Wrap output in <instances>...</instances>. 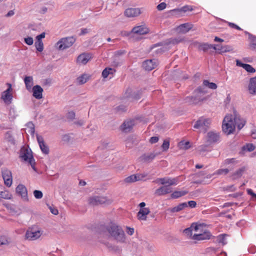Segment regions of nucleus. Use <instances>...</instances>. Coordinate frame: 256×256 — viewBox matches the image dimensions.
Listing matches in <instances>:
<instances>
[{"mask_svg": "<svg viewBox=\"0 0 256 256\" xmlns=\"http://www.w3.org/2000/svg\"><path fill=\"white\" fill-rule=\"evenodd\" d=\"M106 230L110 236L118 242H126V236L124 232L120 226L114 223H110L106 226Z\"/></svg>", "mask_w": 256, "mask_h": 256, "instance_id": "f257e3e1", "label": "nucleus"}, {"mask_svg": "<svg viewBox=\"0 0 256 256\" xmlns=\"http://www.w3.org/2000/svg\"><path fill=\"white\" fill-rule=\"evenodd\" d=\"M20 158L22 161L28 162L34 171L37 172L35 166L36 162L30 149L26 146L22 147L20 152Z\"/></svg>", "mask_w": 256, "mask_h": 256, "instance_id": "f03ea898", "label": "nucleus"}, {"mask_svg": "<svg viewBox=\"0 0 256 256\" xmlns=\"http://www.w3.org/2000/svg\"><path fill=\"white\" fill-rule=\"evenodd\" d=\"M236 124L234 122V116L232 115H226L222 125L223 132L226 134H230L234 132Z\"/></svg>", "mask_w": 256, "mask_h": 256, "instance_id": "7ed1b4c3", "label": "nucleus"}, {"mask_svg": "<svg viewBox=\"0 0 256 256\" xmlns=\"http://www.w3.org/2000/svg\"><path fill=\"white\" fill-rule=\"evenodd\" d=\"M74 42L73 37L62 38L56 43V46L58 50H63L71 46Z\"/></svg>", "mask_w": 256, "mask_h": 256, "instance_id": "20e7f679", "label": "nucleus"}, {"mask_svg": "<svg viewBox=\"0 0 256 256\" xmlns=\"http://www.w3.org/2000/svg\"><path fill=\"white\" fill-rule=\"evenodd\" d=\"M112 202L110 200L104 196H94L90 198L88 203L92 206H98L102 204H110Z\"/></svg>", "mask_w": 256, "mask_h": 256, "instance_id": "39448f33", "label": "nucleus"}, {"mask_svg": "<svg viewBox=\"0 0 256 256\" xmlns=\"http://www.w3.org/2000/svg\"><path fill=\"white\" fill-rule=\"evenodd\" d=\"M42 234V232L40 230L29 228L26 234V238L30 240H34L38 238Z\"/></svg>", "mask_w": 256, "mask_h": 256, "instance_id": "423d86ee", "label": "nucleus"}, {"mask_svg": "<svg viewBox=\"0 0 256 256\" xmlns=\"http://www.w3.org/2000/svg\"><path fill=\"white\" fill-rule=\"evenodd\" d=\"M211 122L210 118H206L204 117L200 118L196 122L194 126V128H202L206 130Z\"/></svg>", "mask_w": 256, "mask_h": 256, "instance_id": "0eeeda50", "label": "nucleus"}, {"mask_svg": "<svg viewBox=\"0 0 256 256\" xmlns=\"http://www.w3.org/2000/svg\"><path fill=\"white\" fill-rule=\"evenodd\" d=\"M2 174L4 184L8 187L10 186L12 182L11 172L7 168H2Z\"/></svg>", "mask_w": 256, "mask_h": 256, "instance_id": "6e6552de", "label": "nucleus"}, {"mask_svg": "<svg viewBox=\"0 0 256 256\" xmlns=\"http://www.w3.org/2000/svg\"><path fill=\"white\" fill-rule=\"evenodd\" d=\"M194 96H189L185 98V102L190 104H198L202 102L206 98H202L200 96L194 94Z\"/></svg>", "mask_w": 256, "mask_h": 256, "instance_id": "1a4fd4ad", "label": "nucleus"}, {"mask_svg": "<svg viewBox=\"0 0 256 256\" xmlns=\"http://www.w3.org/2000/svg\"><path fill=\"white\" fill-rule=\"evenodd\" d=\"M212 234L210 231L203 232L202 234H194L192 236V240H204L211 238Z\"/></svg>", "mask_w": 256, "mask_h": 256, "instance_id": "9d476101", "label": "nucleus"}, {"mask_svg": "<svg viewBox=\"0 0 256 256\" xmlns=\"http://www.w3.org/2000/svg\"><path fill=\"white\" fill-rule=\"evenodd\" d=\"M8 88L7 90L4 91L2 94V98L4 100V102L6 104H10L12 102V96L10 93L12 91V87L11 84H8Z\"/></svg>", "mask_w": 256, "mask_h": 256, "instance_id": "9b49d317", "label": "nucleus"}, {"mask_svg": "<svg viewBox=\"0 0 256 256\" xmlns=\"http://www.w3.org/2000/svg\"><path fill=\"white\" fill-rule=\"evenodd\" d=\"M146 176V174H132L128 176L124 180V182L126 183H132L136 181L143 180Z\"/></svg>", "mask_w": 256, "mask_h": 256, "instance_id": "f8f14e48", "label": "nucleus"}, {"mask_svg": "<svg viewBox=\"0 0 256 256\" xmlns=\"http://www.w3.org/2000/svg\"><path fill=\"white\" fill-rule=\"evenodd\" d=\"M17 193L21 196L24 201L28 200L27 188L24 185L18 184L17 186Z\"/></svg>", "mask_w": 256, "mask_h": 256, "instance_id": "ddd939ff", "label": "nucleus"}, {"mask_svg": "<svg viewBox=\"0 0 256 256\" xmlns=\"http://www.w3.org/2000/svg\"><path fill=\"white\" fill-rule=\"evenodd\" d=\"M143 68L148 71L154 69L157 66V60L155 59L146 60L142 63Z\"/></svg>", "mask_w": 256, "mask_h": 256, "instance_id": "4468645a", "label": "nucleus"}, {"mask_svg": "<svg viewBox=\"0 0 256 256\" xmlns=\"http://www.w3.org/2000/svg\"><path fill=\"white\" fill-rule=\"evenodd\" d=\"M214 49L218 54H222L224 52H229L232 50V46L228 45L222 46L220 44H214Z\"/></svg>", "mask_w": 256, "mask_h": 256, "instance_id": "2eb2a0df", "label": "nucleus"}, {"mask_svg": "<svg viewBox=\"0 0 256 256\" xmlns=\"http://www.w3.org/2000/svg\"><path fill=\"white\" fill-rule=\"evenodd\" d=\"M141 14L140 9L139 8H129L125 10L124 14L128 18L138 16Z\"/></svg>", "mask_w": 256, "mask_h": 256, "instance_id": "dca6fc26", "label": "nucleus"}, {"mask_svg": "<svg viewBox=\"0 0 256 256\" xmlns=\"http://www.w3.org/2000/svg\"><path fill=\"white\" fill-rule=\"evenodd\" d=\"M32 92V96L36 99L40 100L42 98L43 89L39 85L34 86L31 90Z\"/></svg>", "mask_w": 256, "mask_h": 256, "instance_id": "f3484780", "label": "nucleus"}, {"mask_svg": "<svg viewBox=\"0 0 256 256\" xmlns=\"http://www.w3.org/2000/svg\"><path fill=\"white\" fill-rule=\"evenodd\" d=\"M36 139L42 152L44 154H48L49 153V148L44 143L43 138L40 136L37 135Z\"/></svg>", "mask_w": 256, "mask_h": 256, "instance_id": "a211bd4d", "label": "nucleus"}, {"mask_svg": "<svg viewBox=\"0 0 256 256\" xmlns=\"http://www.w3.org/2000/svg\"><path fill=\"white\" fill-rule=\"evenodd\" d=\"M134 126V121L133 120H128L124 121L120 126L121 130L124 132H130Z\"/></svg>", "mask_w": 256, "mask_h": 256, "instance_id": "6ab92c4d", "label": "nucleus"}, {"mask_svg": "<svg viewBox=\"0 0 256 256\" xmlns=\"http://www.w3.org/2000/svg\"><path fill=\"white\" fill-rule=\"evenodd\" d=\"M150 212V210L148 208H140L137 214V218L140 220H146L147 216Z\"/></svg>", "mask_w": 256, "mask_h": 256, "instance_id": "aec40b11", "label": "nucleus"}, {"mask_svg": "<svg viewBox=\"0 0 256 256\" xmlns=\"http://www.w3.org/2000/svg\"><path fill=\"white\" fill-rule=\"evenodd\" d=\"M194 228V234H202L203 232H208L209 231L206 229V225L204 224H197L193 223L192 224V228Z\"/></svg>", "mask_w": 256, "mask_h": 256, "instance_id": "412c9836", "label": "nucleus"}, {"mask_svg": "<svg viewBox=\"0 0 256 256\" xmlns=\"http://www.w3.org/2000/svg\"><path fill=\"white\" fill-rule=\"evenodd\" d=\"M248 90L250 94H256V76L250 78L248 86Z\"/></svg>", "mask_w": 256, "mask_h": 256, "instance_id": "4be33fe9", "label": "nucleus"}, {"mask_svg": "<svg viewBox=\"0 0 256 256\" xmlns=\"http://www.w3.org/2000/svg\"><path fill=\"white\" fill-rule=\"evenodd\" d=\"M172 191V189L170 185L164 186L157 189L156 191V194L158 196H162L169 194Z\"/></svg>", "mask_w": 256, "mask_h": 256, "instance_id": "5701e85b", "label": "nucleus"}, {"mask_svg": "<svg viewBox=\"0 0 256 256\" xmlns=\"http://www.w3.org/2000/svg\"><path fill=\"white\" fill-rule=\"evenodd\" d=\"M192 28V25L189 23H185L180 24L176 28V30L178 32L186 33Z\"/></svg>", "mask_w": 256, "mask_h": 256, "instance_id": "b1692460", "label": "nucleus"}, {"mask_svg": "<svg viewBox=\"0 0 256 256\" xmlns=\"http://www.w3.org/2000/svg\"><path fill=\"white\" fill-rule=\"evenodd\" d=\"M193 10L192 6H184L180 8H176L171 10L170 12H176V14L178 16L180 15L182 13H185L188 12H190Z\"/></svg>", "mask_w": 256, "mask_h": 256, "instance_id": "393cba45", "label": "nucleus"}, {"mask_svg": "<svg viewBox=\"0 0 256 256\" xmlns=\"http://www.w3.org/2000/svg\"><path fill=\"white\" fill-rule=\"evenodd\" d=\"M219 139L220 136L217 133L210 132L207 134V142L210 144L216 142Z\"/></svg>", "mask_w": 256, "mask_h": 256, "instance_id": "a878e982", "label": "nucleus"}, {"mask_svg": "<svg viewBox=\"0 0 256 256\" xmlns=\"http://www.w3.org/2000/svg\"><path fill=\"white\" fill-rule=\"evenodd\" d=\"M156 156L154 153L144 154L139 158V160L142 162H148L152 161Z\"/></svg>", "mask_w": 256, "mask_h": 256, "instance_id": "bb28decb", "label": "nucleus"}, {"mask_svg": "<svg viewBox=\"0 0 256 256\" xmlns=\"http://www.w3.org/2000/svg\"><path fill=\"white\" fill-rule=\"evenodd\" d=\"M132 32L138 34H144L148 33V30L144 26H140L134 27L132 29Z\"/></svg>", "mask_w": 256, "mask_h": 256, "instance_id": "cd10ccee", "label": "nucleus"}, {"mask_svg": "<svg viewBox=\"0 0 256 256\" xmlns=\"http://www.w3.org/2000/svg\"><path fill=\"white\" fill-rule=\"evenodd\" d=\"M236 64L237 66L243 68L248 72L254 73L256 72L255 69L251 65L243 64L238 60H236Z\"/></svg>", "mask_w": 256, "mask_h": 256, "instance_id": "c85d7f7f", "label": "nucleus"}, {"mask_svg": "<svg viewBox=\"0 0 256 256\" xmlns=\"http://www.w3.org/2000/svg\"><path fill=\"white\" fill-rule=\"evenodd\" d=\"M90 58L91 56L89 54H82L78 57L77 62L85 64Z\"/></svg>", "mask_w": 256, "mask_h": 256, "instance_id": "c756f323", "label": "nucleus"}, {"mask_svg": "<svg viewBox=\"0 0 256 256\" xmlns=\"http://www.w3.org/2000/svg\"><path fill=\"white\" fill-rule=\"evenodd\" d=\"M234 114L235 124L237 126L239 130H240L245 125L246 122L245 120L241 119L238 114L235 112H234Z\"/></svg>", "mask_w": 256, "mask_h": 256, "instance_id": "7c9ffc66", "label": "nucleus"}, {"mask_svg": "<svg viewBox=\"0 0 256 256\" xmlns=\"http://www.w3.org/2000/svg\"><path fill=\"white\" fill-rule=\"evenodd\" d=\"M158 182H160L161 184H168L170 186L172 185H176L178 184V180L175 179H170L168 178H158Z\"/></svg>", "mask_w": 256, "mask_h": 256, "instance_id": "2f4dec72", "label": "nucleus"}, {"mask_svg": "<svg viewBox=\"0 0 256 256\" xmlns=\"http://www.w3.org/2000/svg\"><path fill=\"white\" fill-rule=\"evenodd\" d=\"M24 82L26 84V89L30 91L34 85L33 78L31 76H26L24 79Z\"/></svg>", "mask_w": 256, "mask_h": 256, "instance_id": "473e14b6", "label": "nucleus"}, {"mask_svg": "<svg viewBox=\"0 0 256 256\" xmlns=\"http://www.w3.org/2000/svg\"><path fill=\"white\" fill-rule=\"evenodd\" d=\"M246 170V168L244 167H242V168H240L238 170H237L236 172H234L230 176L232 180H236L240 178L244 171Z\"/></svg>", "mask_w": 256, "mask_h": 256, "instance_id": "72a5a7b5", "label": "nucleus"}, {"mask_svg": "<svg viewBox=\"0 0 256 256\" xmlns=\"http://www.w3.org/2000/svg\"><path fill=\"white\" fill-rule=\"evenodd\" d=\"M186 207H188V204L186 202H182V203L180 204L177 206L172 208L170 210V212H180V211L184 210V208H185Z\"/></svg>", "mask_w": 256, "mask_h": 256, "instance_id": "f704fd0d", "label": "nucleus"}, {"mask_svg": "<svg viewBox=\"0 0 256 256\" xmlns=\"http://www.w3.org/2000/svg\"><path fill=\"white\" fill-rule=\"evenodd\" d=\"M90 76L86 74H83L77 78V81L80 84H85L90 78Z\"/></svg>", "mask_w": 256, "mask_h": 256, "instance_id": "c9c22d12", "label": "nucleus"}, {"mask_svg": "<svg viewBox=\"0 0 256 256\" xmlns=\"http://www.w3.org/2000/svg\"><path fill=\"white\" fill-rule=\"evenodd\" d=\"M187 191H175L171 194V198H177L182 196H184L188 194Z\"/></svg>", "mask_w": 256, "mask_h": 256, "instance_id": "e433bc0d", "label": "nucleus"}, {"mask_svg": "<svg viewBox=\"0 0 256 256\" xmlns=\"http://www.w3.org/2000/svg\"><path fill=\"white\" fill-rule=\"evenodd\" d=\"M115 70L110 68H104L102 72V76L104 78H106L110 74H113L115 72Z\"/></svg>", "mask_w": 256, "mask_h": 256, "instance_id": "4c0bfd02", "label": "nucleus"}, {"mask_svg": "<svg viewBox=\"0 0 256 256\" xmlns=\"http://www.w3.org/2000/svg\"><path fill=\"white\" fill-rule=\"evenodd\" d=\"M184 40V38L182 36H178V38H171L169 40L168 44H176L180 42H181Z\"/></svg>", "mask_w": 256, "mask_h": 256, "instance_id": "58836bf2", "label": "nucleus"}, {"mask_svg": "<svg viewBox=\"0 0 256 256\" xmlns=\"http://www.w3.org/2000/svg\"><path fill=\"white\" fill-rule=\"evenodd\" d=\"M203 85L205 86H208L210 88L216 90L217 88V86L214 82H210L208 80H204L203 82Z\"/></svg>", "mask_w": 256, "mask_h": 256, "instance_id": "ea45409f", "label": "nucleus"}, {"mask_svg": "<svg viewBox=\"0 0 256 256\" xmlns=\"http://www.w3.org/2000/svg\"><path fill=\"white\" fill-rule=\"evenodd\" d=\"M12 194L8 190L1 191L0 190V198L10 199Z\"/></svg>", "mask_w": 256, "mask_h": 256, "instance_id": "a19ab883", "label": "nucleus"}, {"mask_svg": "<svg viewBox=\"0 0 256 256\" xmlns=\"http://www.w3.org/2000/svg\"><path fill=\"white\" fill-rule=\"evenodd\" d=\"M213 48L214 49V45L213 44H200L199 47V49L200 50H202L204 52L208 50L209 49Z\"/></svg>", "mask_w": 256, "mask_h": 256, "instance_id": "79ce46f5", "label": "nucleus"}, {"mask_svg": "<svg viewBox=\"0 0 256 256\" xmlns=\"http://www.w3.org/2000/svg\"><path fill=\"white\" fill-rule=\"evenodd\" d=\"M35 46L38 51L41 52L44 49V44L42 41L36 40L35 42Z\"/></svg>", "mask_w": 256, "mask_h": 256, "instance_id": "37998d69", "label": "nucleus"}, {"mask_svg": "<svg viewBox=\"0 0 256 256\" xmlns=\"http://www.w3.org/2000/svg\"><path fill=\"white\" fill-rule=\"evenodd\" d=\"M178 146L181 149L187 150L190 148V142H180L178 144Z\"/></svg>", "mask_w": 256, "mask_h": 256, "instance_id": "c03bdc74", "label": "nucleus"}, {"mask_svg": "<svg viewBox=\"0 0 256 256\" xmlns=\"http://www.w3.org/2000/svg\"><path fill=\"white\" fill-rule=\"evenodd\" d=\"M206 92V90L202 86H199L194 91V94H196L200 95L201 94H205Z\"/></svg>", "mask_w": 256, "mask_h": 256, "instance_id": "a18cd8bd", "label": "nucleus"}, {"mask_svg": "<svg viewBox=\"0 0 256 256\" xmlns=\"http://www.w3.org/2000/svg\"><path fill=\"white\" fill-rule=\"evenodd\" d=\"M194 232V228H192V224L191 226L187 228H186L184 230V232L188 236H190L191 237V238L192 239V236L194 234L193 232Z\"/></svg>", "mask_w": 256, "mask_h": 256, "instance_id": "49530a36", "label": "nucleus"}, {"mask_svg": "<svg viewBox=\"0 0 256 256\" xmlns=\"http://www.w3.org/2000/svg\"><path fill=\"white\" fill-rule=\"evenodd\" d=\"M229 171L230 170L228 168H221L217 170L215 174L218 175H226L228 173Z\"/></svg>", "mask_w": 256, "mask_h": 256, "instance_id": "de8ad7c7", "label": "nucleus"}, {"mask_svg": "<svg viewBox=\"0 0 256 256\" xmlns=\"http://www.w3.org/2000/svg\"><path fill=\"white\" fill-rule=\"evenodd\" d=\"M170 147V141L168 140H164L163 144L162 145V148L164 151H166Z\"/></svg>", "mask_w": 256, "mask_h": 256, "instance_id": "09e8293b", "label": "nucleus"}, {"mask_svg": "<svg viewBox=\"0 0 256 256\" xmlns=\"http://www.w3.org/2000/svg\"><path fill=\"white\" fill-rule=\"evenodd\" d=\"M254 148V146L252 144H246V146H243V149L244 150H247L248 152L252 151Z\"/></svg>", "mask_w": 256, "mask_h": 256, "instance_id": "8fccbe9b", "label": "nucleus"}, {"mask_svg": "<svg viewBox=\"0 0 256 256\" xmlns=\"http://www.w3.org/2000/svg\"><path fill=\"white\" fill-rule=\"evenodd\" d=\"M34 195L36 198L40 199L43 196L42 192L38 190H35L34 191Z\"/></svg>", "mask_w": 256, "mask_h": 256, "instance_id": "3c124183", "label": "nucleus"}, {"mask_svg": "<svg viewBox=\"0 0 256 256\" xmlns=\"http://www.w3.org/2000/svg\"><path fill=\"white\" fill-rule=\"evenodd\" d=\"M226 234H220L218 236L219 242L222 243L223 244H226L225 240V236Z\"/></svg>", "mask_w": 256, "mask_h": 256, "instance_id": "603ef678", "label": "nucleus"}, {"mask_svg": "<svg viewBox=\"0 0 256 256\" xmlns=\"http://www.w3.org/2000/svg\"><path fill=\"white\" fill-rule=\"evenodd\" d=\"M24 42L28 45L31 46L33 44L34 40L31 37H28L24 38Z\"/></svg>", "mask_w": 256, "mask_h": 256, "instance_id": "864d4df0", "label": "nucleus"}, {"mask_svg": "<svg viewBox=\"0 0 256 256\" xmlns=\"http://www.w3.org/2000/svg\"><path fill=\"white\" fill-rule=\"evenodd\" d=\"M5 138L7 139L9 142L14 141V140L12 139V133L10 131L7 132L5 134Z\"/></svg>", "mask_w": 256, "mask_h": 256, "instance_id": "5fc2aeb1", "label": "nucleus"}, {"mask_svg": "<svg viewBox=\"0 0 256 256\" xmlns=\"http://www.w3.org/2000/svg\"><path fill=\"white\" fill-rule=\"evenodd\" d=\"M166 4L165 2H162L158 5L157 9L158 10H162L166 8Z\"/></svg>", "mask_w": 256, "mask_h": 256, "instance_id": "6e6d98bb", "label": "nucleus"}, {"mask_svg": "<svg viewBox=\"0 0 256 256\" xmlns=\"http://www.w3.org/2000/svg\"><path fill=\"white\" fill-rule=\"evenodd\" d=\"M8 243V240L4 236H0V245L6 244Z\"/></svg>", "mask_w": 256, "mask_h": 256, "instance_id": "4d7b16f0", "label": "nucleus"}, {"mask_svg": "<svg viewBox=\"0 0 256 256\" xmlns=\"http://www.w3.org/2000/svg\"><path fill=\"white\" fill-rule=\"evenodd\" d=\"M228 26L230 28L236 29V30H242V28L239 26H237L236 24L234 23L228 22Z\"/></svg>", "mask_w": 256, "mask_h": 256, "instance_id": "13d9d810", "label": "nucleus"}, {"mask_svg": "<svg viewBox=\"0 0 256 256\" xmlns=\"http://www.w3.org/2000/svg\"><path fill=\"white\" fill-rule=\"evenodd\" d=\"M187 204L188 206L191 208H194L196 206V202L194 200H190Z\"/></svg>", "mask_w": 256, "mask_h": 256, "instance_id": "bf43d9fd", "label": "nucleus"}, {"mask_svg": "<svg viewBox=\"0 0 256 256\" xmlns=\"http://www.w3.org/2000/svg\"><path fill=\"white\" fill-rule=\"evenodd\" d=\"M75 117V113L72 111L68 112L67 115L68 118L70 120H73Z\"/></svg>", "mask_w": 256, "mask_h": 256, "instance_id": "052dcab7", "label": "nucleus"}, {"mask_svg": "<svg viewBox=\"0 0 256 256\" xmlns=\"http://www.w3.org/2000/svg\"><path fill=\"white\" fill-rule=\"evenodd\" d=\"M158 139H159L158 137V136H152V137L150 138V142L151 144H155L158 142Z\"/></svg>", "mask_w": 256, "mask_h": 256, "instance_id": "680f3d73", "label": "nucleus"}, {"mask_svg": "<svg viewBox=\"0 0 256 256\" xmlns=\"http://www.w3.org/2000/svg\"><path fill=\"white\" fill-rule=\"evenodd\" d=\"M134 228L130 227H126V232L128 234L132 236L134 233Z\"/></svg>", "mask_w": 256, "mask_h": 256, "instance_id": "e2e57ef3", "label": "nucleus"}, {"mask_svg": "<svg viewBox=\"0 0 256 256\" xmlns=\"http://www.w3.org/2000/svg\"><path fill=\"white\" fill-rule=\"evenodd\" d=\"M236 162L234 158H228L224 160V164H230L234 163Z\"/></svg>", "mask_w": 256, "mask_h": 256, "instance_id": "0e129e2a", "label": "nucleus"}, {"mask_svg": "<svg viewBox=\"0 0 256 256\" xmlns=\"http://www.w3.org/2000/svg\"><path fill=\"white\" fill-rule=\"evenodd\" d=\"M45 32H42L40 35H38L36 37V40L42 41V39L45 38Z\"/></svg>", "mask_w": 256, "mask_h": 256, "instance_id": "69168bd1", "label": "nucleus"}, {"mask_svg": "<svg viewBox=\"0 0 256 256\" xmlns=\"http://www.w3.org/2000/svg\"><path fill=\"white\" fill-rule=\"evenodd\" d=\"M50 212L52 214H54V215H57L58 214V211L56 208H54L50 207Z\"/></svg>", "mask_w": 256, "mask_h": 256, "instance_id": "338daca9", "label": "nucleus"}, {"mask_svg": "<svg viewBox=\"0 0 256 256\" xmlns=\"http://www.w3.org/2000/svg\"><path fill=\"white\" fill-rule=\"evenodd\" d=\"M246 191H247V192H248V194H250V196H254V197H255V198H256V194H254V193L253 192V191H252V190H251V189H248V190H246Z\"/></svg>", "mask_w": 256, "mask_h": 256, "instance_id": "774afa93", "label": "nucleus"}]
</instances>
